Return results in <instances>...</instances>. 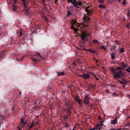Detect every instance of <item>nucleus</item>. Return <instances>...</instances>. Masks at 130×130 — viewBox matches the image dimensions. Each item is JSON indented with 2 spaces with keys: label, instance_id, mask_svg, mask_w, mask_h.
Returning a JSON list of instances; mask_svg holds the SVG:
<instances>
[{
  "label": "nucleus",
  "instance_id": "f257e3e1",
  "mask_svg": "<svg viewBox=\"0 0 130 130\" xmlns=\"http://www.w3.org/2000/svg\"><path fill=\"white\" fill-rule=\"evenodd\" d=\"M89 6H88L86 7V11L87 12V14H84V17L83 18V19L85 22L83 24V26L84 27H87L88 26V25L87 24V22L90 20V14L92 12V11H90L88 9L89 7Z\"/></svg>",
  "mask_w": 130,
  "mask_h": 130
},
{
  "label": "nucleus",
  "instance_id": "f03ea898",
  "mask_svg": "<svg viewBox=\"0 0 130 130\" xmlns=\"http://www.w3.org/2000/svg\"><path fill=\"white\" fill-rule=\"evenodd\" d=\"M123 75V72L120 71H118L116 73L114 74V77L115 78H120Z\"/></svg>",
  "mask_w": 130,
  "mask_h": 130
},
{
  "label": "nucleus",
  "instance_id": "7ed1b4c3",
  "mask_svg": "<svg viewBox=\"0 0 130 130\" xmlns=\"http://www.w3.org/2000/svg\"><path fill=\"white\" fill-rule=\"evenodd\" d=\"M88 36L87 33L86 32H82L81 38L82 40H86L87 36Z\"/></svg>",
  "mask_w": 130,
  "mask_h": 130
},
{
  "label": "nucleus",
  "instance_id": "20e7f679",
  "mask_svg": "<svg viewBox=\"0 0 130 130\" xmlns=\"http://www.w3.org/2000/svg\"><path fill=\"white\" fill-rule=\"evenodd\" d=\"M79 76L82 77L83 79H86L89 78L90 76L88 73H85L83 75H80Z\"/></svg>",
  "mask_w": 130,
  "mask_h": 130
},
{
  "label": "nucleus",
  "instance_id": "39448f33",
  "mask_svg": "<svg viewBox=\"0 0 130 130\" xmlns=\"http://www.w3.org/2000/svg\"><path fill=\"white\" fill-rule=\"evenodd\" d=\"M21 126L23 127L26 123V120L22 118L21 119Z\"/></svg>",
  "mask_w": 130,
  "mask_h": 130
},
{
  "label": "nucleus",
  "instance_id": "423d86ee",
  "mask_svg": "<svg viewBox=\"0 0 130 130\" xmlns=\"http://www.w3.org/2000/svg\"><path fill=\"white\" fill-rule=\"evenodd\" d=\"M84 103L85 105L88 104L89 103V98L88 96L87 95H86L85 96Z\"/></svg>",
  "mask_w": 130,
  "mask_h": 130
},
{
  "label": "nucleus",
  "instance_id": "0eeeda50",
  "mask_svg": "<svg viewBox=\"0 0 130 130\" xmlns=\"http://www.w3.org/2000/svg\"><path fill=\"white\" fill-rule=\"evenodd\" d=\"M24 6V8H26V6H27L28 2L27 0H21Z\"/></svg>",
  "mask_w": 130,
  "mask_h": 130
},
{
  "label": "nucleus",
  "instance_id": "6e6552de",
  "mask_svg": "<svg viewBox=\"0 0 130 130\" xmlns=\"http://www.w3.org/2000/svg\"><path fill=\"white\" fill-rule=\"evenodd\" d=\"M102 124H98L95 127L96 130H100L101 127L103 126Z\"/></svg>",
  "mask_w": 130,
  "mask_h": 130
},
{
  "label": "nucleus",
  "instance_id": "1a4fd4ad",
  "mask_svg": "<svg viewBox=\"0 0 130 130\" xmlns=\"http://www.w3.org/2000/svg\"><path fill=\"white\" fill-rule=\"evenodd\" d=\"M73 2L72 3V4L75 7H78L77 6L78 5V2L76 0H73Z\"/></svg>",
  "mask_w": 130,
  "mask_h": 130
},
{
  "label": "nucleus",
  "instance_id": "9d476101",
  "mask_svg": "<svg viewBox=\"0 0 130 130\" xmlns=\"http://www.w3.org/2000/svg\"><path fill=\"white\" fill-rule=\"evenodd\" d=\"M117 118H116L114 120L111 121V123L112 124L115 125L117 123Z\"/></svg>",
  "mask_w": 130,
  "mask_h": 130
},
{
  "label": "nucleus",
  "instance_id": "9b49d317",
  "mask_svg": "<svg viewBox=\"0 0 130 130\" xmlns=\"http://www.w3.org/2000/svg\"><path fill=\"white\" fill-rule=\"evenodd\" d=\"M23 9L25 11V13L26 14H28L29 13V12H30V10L29 9H28L27 7V6H26V8H24V6Z\"/></svg>",
  "mask_w": 130,
  "mask_h": 130
},
{
  "label": "nucleus",
  "instance_id": "f8f14e48",
  "mask_svg": "<svg viewBox=\"0 0 130 130\" xmlns=\"http://www.w3.org/2000/svg\"><path fill=\"white\" fill-rule=\"evenodd\" d=\"M121 67L123 70L124 69L126 66V65L124 64V62H123L121 63Z\"/></svg>",
  "mask_w": 130,
  "mask_h": 130
},
{
  "label": "nucleus",
  "instance_id": "ddd939ff",
  "mask_svg": "<svg viewBox=\"0 0 130 130\" xmlns=\"http://www.w3.org/2000/svg\"><path fill=\"white\" fill-rule=\"evenodd\" d=\"M111 71L114 73L115 74L118 71H117V70L116 68H111Z\"/></svg>",
  "mask_w": 130,
  "mask_h": 130
},
{
  "label": "nucleus",
  "instance_id": "4468645a",
  "mask_svg": "<svg viewBox=\"0 0 130 130\" xmlns=\"http://www.w3.org/2000/svg\"><path fill=\"white\" fill-rule=\"evenodd\" d=\"M86 51L92 53H97V52L96 51L92 50L89 49L86 50Z\"/></svg>",
  "mask_w": 130,
  "mask_h": 130
},
{
  "label": "nucleus",
  "instance_id": "2eb2a0df",
  "mask_svg": "<svg viewBox=\"0 0 130 130\" xmlns=\"http://www.w3.org/2000/svg\"><path fill=\"white\" fill-rule=\"evenodd\" d=\"M85 44V43L83 42L80 43L79 44L80 47H82L84 46Z\"/></svg>",
  "mask_w": 130,
  "mask_h": 130
},
{
  "label": "nucleus",
  "instance_id": "dca6fc26",
  "mask_svg": "<svg viewBox=\"0 0 130 130\" xmlns=\"http://www.w3.org/2000/svg\"><path fill=\"white\" fill-rule=\"evenodd\" d=\"M34 125V123L33 121H32L30 124L29 127V129H31Z\"/></svg>",
  "mask_w": 130,
  "mask_h": 130
},
{
  "label": "nucleus",
  "instance_id": "f3484780",
  "mask_svg": "<svg viewBox=\"0 0 130 130\" xmlns=\"http://www.w3.org/2000/svg\"><path fill=\"white\" fill-rule=\"evenodd\" d=\"M119 82L122 85L125 84L126 82V81L125 80H122V81L119 80Z\"/></svg>",
  "mask_w": 130,
  "mask_h": 130
},
{
  "label": "nucleus",
  "instance_id": "a211bd4d",
  "mask_svg": "<svg viewBox=\"0 0 130 130\" xmlns=\"http://www.w3.org/2000/svg\"><path fill=\"white\" fill-rule=\"evenodd\" d=\"M115 54L114 53H112L111 54V58L113 59H115V57L114 56Z\"/></svg>",
  "mask_w": 130,
  "mask_h": 130
},
{
  "label": "nucleus",
  "instance_id": "6ab92c4d",
  "mask_svg": "<svg viewBox=\"0 0 130 130\" xmlns=\"http://www.w3.org/2000/svg\"><path fill=\"white\" fill-rule=\"evenodd\" d=\"M12 8L13 10L15 11L17 10V7L15 5H13Z\"/></svg>",
  "mask_w": 130,
  "mask_h": 130
},
{
  "label": "nucleus",
  "instance_id": "aec40b11",
  "mask_svg": "<svg viewBox=\"0 0 130 130\" xmlns=\"http://www.w3.org/2000/svg\"><path fill=\"white\" fill-rule=\"evenodd\" d=\"M99 7L100 8H101L102 9H104L106 8V7L104 5H99Z\"/></svg>",
  "mask_w": 130,
  "mask_h": 130
},
{
  "label": "nucleus",
  "instance_id": "412c9836",
  "mask_svg": "<svg viewBox=\"0 0 130 130\" xmlns=\"http://www.w3.org/2000/svg\"><path fill=\"white\" fill-rule=\"evenodd\" d=\"M12 1H13V3L15 4H16V2H17V0H10L11 3H12Z\"/></svg>",
  "mask_w": 130,
  "mask_h": 130
},
{
  "label": "nucleus",
  "instance_id": "4be33fe9",
  "mask_svg": "<svg viewBox=\"0 0 130 130\" xmlns=\"http://www.w3.org/2000/svg\"><path fill=\"white\" fill-rule=\"evenodd\" d=\"M77 101L78 102L79 104L80 105H81L82 104L81 100L80 99L79 100H78Z\"/></svg>",
  "mask_w": 130,
  "mask_h": 130
},
{
  "label": "nucleus",
  "instance_id": "5701e85b",
  "mask_svg": "<svg viewBox=\"0 0 130 130\" xmlns=\"http://www.w3.org/2000/svg\"><path fill=\"white\" fill-rule=\"evenodd\" d=\"M75 100L77 101L79 100L80 99H79V97L78 96H76L75 98Z\"/></svg>",
  "mask_w": 130,
  "mask_h": 130
},
{
  "label": "nucleus",
  "instance_id": "b1692460",
  "mask_svg": "<svg viewBox=\"0 0 130 130\" xmlns=\"http://www.w3.org/2000/svg\"><path fill=\"white\" fill-rule=\"evenodd\" d=\"M67 14L68 15H71L72 14L70 10L68 11Z\"/></svg>",
  "mask_w": 130,
  "mask_h": 130
},
{
  "label": "nucleus",
  "instance_id": "393cba45",
  "mask_svg": "<svg viewBox=\"0 0 130 130\" xmlns=\"http://www.w3.org/2000/svg\"><path fill=\"white\" fill-rule=\"evenodd\" d=\"M76 22L74 20H73L72 21V26H73L75 24V23Z\"/></svg>",
  "mask_w": 130,
  "mask_h": 130
},
{
  "label": "nucleus",
  "instance_id": "a878e982",
  "mask_svg": "<svg viewBox=\"0 0 130 130\" xmlns=\"http://www.w3.org/2000/svg\"><path fill=\"white\" fill-rule=\"evenodd\" d=\"M93 42L94 43H97L98 44H99V42H98V41L96 40H94L93 41Z\"/></svg>",
  "mask_w": 130,
  "mask_h": 130
},
{
  "label": "nucleus",
  "instance_id": "bb28decb",
  "mask_svg": "<svg viewBox=\"0 0 130 130\" xmlns=\"http://www.w3.org/2000/svg\"><path fill=\"white\" fill-rule=\"evenodd\" d=\"M117 70H122V68H121V67L120 66V67H118L117 68H116Z\"/></svg>",
  "mask_w": 130,
  "mask_h": 130
},
{
  "label": "nucleus",
  "instance_id": "cd10ccee",
  "mask_svg": "<svg viewBox=\"0 0 130 130\" xmlns=\"http://www.w3.org/2000/svg\"><path fill=\"white\" fill-rule=\"evenodd\" d=\"M100 3H103L104 2V0H99Z\"/></svg>",
  "mask_w": 130,
  "mask_h": 130
},
{
  "label": "nucleus",
  "instance_id": "c85d7f7f",
  "mask_svg": "<svg viewBox=\"0 0 130 130\" xmlns=\"http://www.w3.org/2000/svg\"><path fill=\"white\" fill-rule=\"evenodd\" d=\"M19 30H18L17 31V32H19ZM22 32L21 30H20V37H21V36Z\"/></svg>",
  "mask_w": 130,
  "mask_h": 130
},
{
  "label": "nucleus",
  "instance_id": "c756f323",
  "mask_svg": "<svg viewBox=\"0 0 130 130\" xmlns=\"http://www.w3.org/2000/svg\"><path fill=\"white\" fill-rule=\"evenodd\" d=\"M71 27L74 28V29L75 31H77L78 29V28H74L73 26H72Z\"/></svg>",
  "mask_w": 130,
  "mask_h": 130
},
{
  "label": "nucleus",
  "instance_id": "7c9ffc66",
  "mask_svg": "<svg viewBox=\"0 0 130 130\" xmlns=\"http://www.w3.org/2000/svg\"><path fill=\"white\" fill-rule=\"evenodd\" d=\"M126 71L127 72H130V68L129 67L126 69Z\"/></svg>",
  "mask_w": 130,
  "mask_h": 130
},
{
  "label": "nucleus",
  "instance_id": "2f4dec72",
  "mask_svg": "<svg viewBox=\"0 0 130 130\" xmlns=\"http://www.w3.org/2000/svg\"><path fill=\"white\" fill-rule=\"evenodd\" d=\"M124 52V50L123 48H121L120 49V53H123Z\"/></svg>",
  "mask_w": 130,
  "mask_h": 130
},
{
  "label": "nucleus",
  "instance_id": "473e14b6",
  "mask_svg": "<svg viewBox=\"0 0 130 130\" xmlns=\"http://www.w3.org/2000/svg\"><path fill=\"white\" fill-rule=\"evenodd\" d=\"M101 48L103 49H105V46H102L101 47Z\"/></svg>",
  "mask_w": 130,
  "mask_h": 130
},
{
  "label": "nucleus",
  "instance_id": "72a5a7b5",
  "mask_svg": "<svg viewBox=\"0 0 130 130\" xmlns=\"http://www.w3.org/2000/svg\"><path fill=\"white\" fill-rule=\"evenodd\" d=\"M64 73L63 72H62L61 73L59 74V75H64ZM59 75H58V76H59Z\"/></svg>",
  "mask_w": 130,
  "mask_h": 130
},
{
  "label": "nucleus",
  "instance_id": "f704fd0d",
  "mask_svg": "<svg viewBox=\"0 0 130 130\" xmlns=\"http://www.w3.org/2000/svg\"><path fill=\"white\" fill-rule=\"evenodd\" d=\"M122 4L124 5L125 6L126 5V3H125V1H124V2L122 3Z\"/></svg>",
  "mask_w": 130,
  "mask_h": 130
},
{
  "label": "nucleus",
  "instance_id": "c9c22d12",
  "mask_svg": "<svg viewBox=\"0 0 130 130\" xmlns=\"http://www.w3.org/2000/svg\"><path fill=\"white\" fill-rule=\"evenodd\" d=\"M76 48H77V49L78 50H83V49H82V48H78V47H76Z\"/></svg>",
  "mask_w": 130,
  "mask_h": 130
},
{
  "label": "nucleus",
  "instance_id": "e433bc0d",
  "mask_svg": "<svg viewBox=\"0 0 130 130\" xmlns=\"http://www.w3.org/2000/svg\"><path fill=\"white\" fill-rule=\"evenodd\" d=\"M32 60L34 62L37 61V60L35 59L32 58Z\"/></svg>",
  "mask_w": 130,
  "mask_h": 130
},
{
  "label": "nucleus",
  "instance_id": "4c0bfd02",
  "mask_svg": "<svg viewBox=\"0 0 130 130\" xmlns=\"http://www.w3.org/2000/svg\"><path fill=\"white\" fill-rule=\"evenodd\" d=\"M78 5H79L80 6L81 5H82V4L80 2H78Z\"/></svg>",
  "mask_w": 130,
  "mask_h": 130
},
{
  "label": "nucleus",
  "instance_id": "58836bf2",
  "mask_svg": "<svg viewBox=\"0 0 130 130\" xmlns=\"http://www.w3.org/2000/svg\"><path fill=\"white\" fill-rule=\"evenodd\" d=\"M90 73L92 74V75H93V76H94V77H95V75L92 72H90Z\"/></svg>",
  "mask_w": 130,
  "mask_h": 130
},
{
  "label": "nucleus",
  "instance_id": "ea45409f",
  "mask_svg": "<svg viewBox=\"0 0 130 130\" xmlns=\"http://www.w3.org/2000/svg\"><path fill=\"white\" fill-rule=\"evenodd\" d=\"M89 130H96L95 127L93 128H91Z\"/></svg>",
  "mask_w": 130,
  "mask_h": 130
},
{
  "label": "nucleus",
  "instance_id": "a19ab883",
  "mask_svg": "<svg viewBox=\"0 0 130 130\" xmlns=\"http://www.w3.org/2000/svg\"><path fill=\"white\" fill-rule=\"evenodd\" d=\"M69 125H68L67 124H65V126L67 127H69Z\"/></svg>",
  "mask_w": 130,
  "mask_h": 130
},
{
  "label": "nucleus",
  "instance_id": "79ce46f5",
  "mask_svg": "<svg viewBox=\"0 0 130 130\" xmlns=\"http://www.w3.org/2000/svg\"><path fill=\"white\" fill-rule=\"evenodd\" d=\"M18 129H19V130H23V128H21V129H20V128H18Z\"/></svg>",
  "mask_w": 130,
  "mask_h": 130
},
{
  "label": "nucleus",
  "instance_id": "37998d69",
  "mask_svg": "<svg viewBox=\"0 0 130 130\" xmlns=\"http://www.w3.org/2000/svg\"><path fill=\"white\" fill-rule=\"evenodd\" d=\"M106 92H107L109 93V90H106Z\"/></svg>",
  "mask_w": 130,
  "mask_h": 130
},
{
  "label": "nucleus",
  "instance_id": "c03bdc74",
  "mask_svg": "<svg viewBox=\"0 0 130 130\" xmlns=\"http://www.w3.org/2000/svg\"><path fill=\"white\" fill-rule=\"evenodd\" d=\"M42 1L43 2V4L45 5V1L44 0H42Z\"/></svg>",
  "mask_w": 130,
  "mask_h": 130
},
{
  "label": "nucleus",
  "instance_id": "a18cd8bd",
  "mask_svg": "<svg viewBox=\"0 0 130 130\" xmlns=\"http://www.w3.org/2000/svg\"><path fill=\"white\" fill-rule=\"evenodd\" d=\"M116 43H117L118 45H119V42L118 41H116Z\"/></svg>",
  "mask_w": 130,
  "mask_h": 130
},
{
  "label": "nucleus",
  "instance_id": "49530a36",
  "mask_svg": "<svg viewBox=\"0 0 130 130\" xmlns=\"http://www.w3.org/2000/svg\"><path fill=\"white\" fill-rule=\"evenodd\" d=\"M57 1H58V0H56V1H55V3L56 4H57Z\"/></svg>",
  "mask_w": 130,
  "mask_h": 130
},
{
  "label": "nucleus",
  "instance_id": "de8ad7c7",
  "mask_svg": "<svg viewBox=\"0 0 130 130\" xmlns=\"http://www.w3.org/2000/svg\"><path fill=\"white\" fill-rule=\"evenodd\" d=\"M35 123H36V125H37V124H38V122H36Z\"/></svg>",
  "mask_w": 130,
  "mask_h": 130
},
{
  "label": "nucleus",
  "instance_id": "09e8293b",
  "mask_svg": "<svg viewBox=\"0 0 130 130\" xmlns=\"http://www.w3.org/2000/svg\"><path fill=\"white\" fill-rule=\"evenodd\" d=\"M39 55L40 57H42L41 55L40 54H39Z\"/></svg>",
  "mask_w": 130,
  "mask_h": 130
},
{
  "label": "nucleus",
  "instance_id": "8fccbe9b",
  "mask_svg": "<svg viewBox=\"0 0 130 130\" xmlns=\"http://www.w3.org/2000/svg\"><path fill=\"white\" fill-rule=\"evenodd\" d=\"M95 79L96 80H98V79L97 78H95Z\"/></svg>",
  "mask_w": 130,
  "mask_h": 130
},
{
  "label": "nucleus",
  "instance_id": "3c124183",
  "mask_svg": "<svg viewBox=\"0 0 130 130\" xmlns=\"http://www.w3.org/2000/svg\"><path fill=\"white\" fill-rule=\"evenodd\" d=\"M121 1V0H119V2H120Z\"/></svg>",
  "mask_w": 130,
  "mask_h": 130
},
{
  "label": "nucleus",
  "instance_id": "603ef678",
  "mask_svg": "<svg viewBox=\"0 0 130 130\" xmlns=\"http://www.w3.org/2000/svg\"><path fill=\"white\" fill-rule=\"evenodd\" d=\"M69 112L70 113L71 112L70 111H69Z\"/></svg>",
  "mask_w": 130,
  "mask_h": 130
},
{
  "label": "nucleus",
  "instance_id": "864d4df0",
  "mask_svg": "<svg viewBox=\"0 0 130 130\" xmlns=\"http://www.w3.org/2000/svg\"><path fill=\"white\" fill-rule=\"evenodd\" d=\"M86 50H86V49H84V50L86 51Z\"/></svg>",
  "mask_w": 130,
  "mask_h": 130
},
{
  "label": "nucleus",
  "instance_id": "5fc2aeb1",
  "mask_svg": "<svg viewBox=\"0 0 130 130\" xmlns=\"http://www.w3.org/2000/svg\"><path fill=\"white\" fill-rule=\"evenodd\" d=\"M103 122V121H102V122L101 121V124H102V123Z\"/></svg>",
  "mask_w": 130,
  "mask_h": 130
},
{
  "label": "nucleus",
  "instance_id": "6e6d98bb",
  "mask_svg": "<svg viewBox=\"0 0 130 130\" xmlns=\"http://www.w3.org/2000/svg\"><path fill=\"white\" fill-rule=\"evenodd\" d=\"M79 27L80 26L79 25H77Z\"/></svg>",
  "mask_w": 130,
  "mask_h": 130
},
{
  "label": "nucleus",
  "instance_id": "4d7b16f0",
  "mask_svg": "<svg viewBox=\"0 0 130 130\" xmlns=\"http://www.w3.org/2000/svg\"><path fill=\"white\" fill-rule=\"evenodd\" d=\"M115 92H113V94H115Z\"/></svg>",
  "mask_w": 130,
  "mask_h": 130
},
{
  "label": "nucleus",
  "instance_id": "13d9d810",
  "mask_svg": "<svg viewBox=\"0 0 130 130\" xmlns=\"http://www.w3.org/2000/svg\"><path fill=\"white\" fill-rule=\"evenodd\" d=\"M21 92H20V94L21 93Z\"/></svg>",
  "mask_w": 130,
  "mask_h": 130
},
{
  "label": "nucleus",
  "instance_id": "bf43d9fd",
  "mask_svg": "<svg viewBox=\"0 0 130 130\" xmlns=\"http://www.w3.org/2000/svg\"><path fill=\"white\" fill-rule=\"evenodd\" d=\"M39 54H40L39 53H38V55H39Z\"/></svg>",
  "mask_w": 130,
  "mask_h": 130
},
{
  "label": "nucleus",
  "instance_id": "052dcab7",
  "mask_svg": "<svg viewBox=\"0 0 130 130\" xmlns=\"http://www.w3.org/2000/svg\"><path fill=\"white\" fill-rule=\"evenodd\" d=\"M74 129V128H73L72 130H73Z\"/></svg>",
  "mask_w": 130,
  "mask_h": 130
},
{
  "label": "nucleus",
  "instance_id": "680f3d73",
  "mask_svg": "<svg viewBox=\"0 0 130 130\" xmlns=\"http://www.w3.org/2000/svg\"><path fill=\"white\" fill-rule=\"evenodd\" d=\"M35 109H36V107H35Z\"/></svg>",
  "mask_w": 130,
  "mask_h": 130
},
{
  "label": "nucleus",
  "instance_id": "e2e57ef3",
  "mask_svg": "<svg viewBox=\"0 0 130 130\" xmlns=\"http://www.w3.org/2000/svg\"><path fill=\"white\" fill-rule=\"evenodd\" d=\"M118 130H120L119 129Z\"/></svg>",
  "mask_w": 130,
  "mask_h": 130
},
{
  "label": "nucleus",
  "instance_id": "0e129e2a",
  "mask_svg": "<svg viewBox=\"0 0 130 130\" xmlns=\"http://www.w3.org/2000/svg\"><path fill=\"white\" fill-rule=\"evenodd\" d=\"M124 1H125V0H123Z\"/></svg>",
  "mask_w": 130,
  "mask_h": 130
},
{
  "label": "nucleus",
  "instance_id": "69168bd1",
  "mask_svg": "<svg viewBox=\"0 0 130 130\" xmlns=\"http://www.w3.org/2000/svg\"><path fill=\"white\" fill-rule=\"evenodd\" d=\"M123 87H124V86H123Z\"/></svg>",
  "mask_w": 130,
  "mask_h": 130
},
{
  "label": "nucleus",
  "instance_id": "338daca9",
  "mask_svg": "<svg viewBox=\"0 0 130 130\" xmlns=\"http://www.w3.org/2000/svg\"><path fill=\"white\" fill-rule=\"evenodd\" d=\"M34 32V31H33V32Z\"/></svg>",
  "mask_w": 130,
  "mask_h": 130
}]
</instances>
